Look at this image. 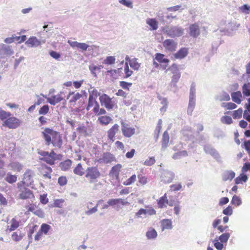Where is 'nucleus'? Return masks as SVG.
I'll return each instance as SVG.
<instances>
[{
	"label": "nucleus",
	"mask_w": 250,
	"mask_h": 250,
	"mask_svg": "<svg viewBox=\"0 0 250 250\" xmlns=\"http://www.w3.org/2000/svg\"><path fill=\"white\" fill-rule=\"evenodd\" d=\"M42 136L46 145H51L55 149L62 148L63 140L59 132L49 127H45L42 132Z\"/></svg>",
	"instance_id": "obj_1"
},
{
	"label": "nucleus",
	"mask_w": 250,
	"mask_h": 250,
	"mask_svg": "<svg viewBox=\"0 0 250 250\" xmlns=\"http://www.w3.org/2000/svg\"><path fill=\"white\" fill-rule=\"evenodd\" d=\"M26 187H27L26 185L17 184V188L19 192V198L21 200L34 198V195L33 191Z\"/></svg>",
	"instance_id": "obj_2"
},
{
	"label": "nucleus",
	"mask_w": 250,
	"mask_h": 250,
	"mask_svg": "<svg viewBox=\"0 0 250 250\" xmlns=\"http://www.w3.org/2000/svg\"><path fill=\"white\" fill-rule=\"evenodd\" d=\"M167 70L170 71L172 74L170 84L173 86L176 87L177 83L181 78V73L179 71L178 65L176 63H174L172 64Z\"/></svg>",
	"instance_id": "obj_3"
},
{
	"label": "nucleus",
	"mask_w": 250,
	"mask_h": 250,
	"mask_svg": "<svg viewBox=\"0 0 250 250\" xmlns=\"http://www.w3.org/2000/svg\"><path fill=\"white\" fill-rule=\"evenodd\" d=\"M90 183L95 182L97 179L100 177L101 173L96 167H88L86 170L85 175Z\"/></svg>",
	"instance_id": "obj_4"
},
{
	"label": "nucleus",
	"mask_w": 250,
	"mask_h": 250,
	"mask_svg": "<svg viewBox=\"0 0 250 250\" xmlns=\"http://www.w3.org/2000/svg\"><path fill=\"white\" fill-rule=\"evenodd\" d=\"M99 101L101 104L108 110L112 109L116 105V102L106 94L101 95L99 97Z\"/></svg>",
	"instance_id": "obj_5"
},
{
	"label": "nucleus",
	"mask_w": 250,
	"mask_h": 250,
	"mask_svg": "<svg viewBox=\"0 0 250 250\" xmlns=\"http://www.w3.org/2000/svg\"><path fill=\"white\" fill-rule=\"evenodd\" d=\"M39 154L42 157L41 158V160L45 162L50 165H53L55 164L56 154L55 153L54 150H52L50 153L47 151H42L39 152Z\"/></svg>",
	"instance_id": "obj_6"
},
{
	"label": "nucleus",
	"mask_w": 250,
	"mask_h": 250,
	"mask_svg": "<svg viewBox=\"0 0 250 250\" xmlns=\"http://www.w3.org/2000/svg\"><path fill=\"white\" fill-rule=\"evenodd\" d=\"M21 123V122L19 119L11 115L3 122L2 125L10 129H15L20 125Z\"/></svg>",
	"instance_id": "obj_7"
},
{
	"label": "nucleus",
	"mask_w": 250,
	"mask_h": 250,
	"mask_svg": "<svg viewBox=\"0 0 250 250\" xmlns=\"http://www.w3.org/2000/svg\"><path fill=\"white\" fill-rule=\"evenodd\" d=\"M121 130L123 135L126 138H130L135 133V128L123 122H121Z\"/></svg>",
	"instance_id": "obj_8"
},
{
	"label": "nucleus",
	"mask_w": 250,
	"mask_h": 250,
	"mask_svg": "<svg viewBox=\"0 0 250 250\" xmlns=\"http://www.w3.org/2000/svg\"><path fill=\"white\" fill-rule=\"evenodd\" d=\"M34 174V172L32 170L27 169L23 174L22 180L19 182L18 183L26 185L27 187L30 186L33 183L32 178Z\"/></svg>",
	"instance_id": "obj_9"
},
{
	"label": "nucleus",
	"mask_w": 250,
	"mask_h": 250,
	"mask_svg": "<svg viewBox=\"0 0 250 250\" xmlns=\"http://www.w3.org/2000/svg\"><path fill=\"white\" fill-rule=\"evenodd\" d=\"M183 29L181 27L172 26L167 27L166 32L168 36L175 38L182 36L183 34Z\"/></svg>",
	"instance_id": "obj_10"
},
{
	"label": "nucleus",
	"mask_w": 250,
	"mask_h": 250,
	"mask_svg": "<svg viewBox=\"0 0 250 250\" xmlns=\"http://www.w3.org/2000/svg\"><path fill=\"white\" fill-rule=\"evenodd\" d=\"M82 94L78 92L70 91L66 97V99L70 105L74 106L76 105V102L82 98Z\"/></svg>",
	"instance_id": "obj_11"
},
{
	"label": "nucleus",
	"mask_w": 250,
	"mask_h": 250,
	"mask_svg": "<svg viewBox=\"0 0 250 250\" xmlns=\"http://www.w3.org/2000/svg\"><path fill=\"white\" fill-rule=\"evenodd\" d=\"M165 49L170 52L175 51L177 47V43L172 39H167L163 42Z\"/></svg>",
	"instance_id": "obj_12"
},
{
	"label": "nucleus",
	"mask_w": 250,
	"mask_h": 250,
	"mask_svg": "<svg viewBox=\"0 0 250 250\" xmlns=\"http://www.w3.org/2000/svg\"><path fill=\"white\" fill-rule=\"evenodd\" d=\"M20 225V221L16 217L13 218L7 223V232H11L17 229Z\"/></svg>",
	"instance_id": "obj_13"
},
{
	"label": "nucleus",
	"mask_w": 250,
	"mask_h": 250,
	"mask_svg": "<svg viewBox=\"0 0 250 250\" xmlns=\"http://www.w3.org/2000/svg\"><path fill=\"white\" fill-rule=\"evenodd\" d=\"M91 108H92V110L93 113H97L99 108V104L96 99L93 98L92 96H89L86 109L88 111Z\"/></svg>",
	"instance_id": "obj_14"
},
{
	"label": "nucleus",
	"mask_w": 250,
	"mask_h": 250,
	"mask_svg": "<svg viewBox=\"0 0 250 250\" xmlns=\"http://www.w3.org/2000/svg\"><path fill=\"white\" fill-rule=\"evenodd\" d=\"M119 131V125L118 124H114L107 131V136L108 139L114 142L115 140V135Z\"/></svg>",
	"instance_id": "obj_15"
},
{
	"label": "nucleus",
	"mask_w": 250,
	"mask_h": 250,
	"mask_svg": "<svg viewBox=\"0 0 250 250\" xmlns=\"http://www.w3.org/2000/svg\"><path fill=\"white\" fill-rule=\"evenodd\" d=\"M64 97V94L63 92H60L56 95L51 96L47 98L48 102L52 105H55L57 103L60 102Z\"/></svg>",
	"instance_id": "obj_16"
},
{
	"label": "nucleus",
	"mask_w": 250,
	"mask_h": 250,
	"mask_svg": "<svg viewBox=\"0 0 250 250\" xmlns=\"http://www.w3.org/2000/svg\"><path fill=\"white\" fill-rule=\"evenodd\" d=\"M40 172L44 178L51 179V174L52 172V169L50 167L45 165H42L40 168Z\"/></svg>",
	"instance_id": "obj_17"
},
{
	"label": "nucleus",
	"mask_w": 250,
	"mask_h": 250,
	"mask_svg": "<svg viewBox=\"0 0 250 250\" xmlns=\"http://www.w3.org/2000/svg\"><path fill=\"white\" fill-rule=\"evenodd\" d=\"M188 54V49L186 47L180 48L176 53L173 55L172 59H182L186 57Z\"/></svg>",
	"instance_id": "obj_18"
},
{
	"label": "nucleus",
	"mask_w": 250,
	"mask_h": 250,
	"mask_svg": "<svg viewBox=\"0 0 250 250\" xmlns=\"http://www.w3.org/2000/svg\"><path fill=\"white\" fill-rule=\"evenodd\" d=\"M107 204L110 206L121 205L122 206L128 205L129 203L122 198L111 199L107 201Z\"/></svg>",
	"instance_id": "obj_19"
},
{
	"label": "nucleus",
	"mask_w": 250,
	"mask_h": 250,
	"mask_svg": "<svg viewBox=\"0 0 250 250\" xmlns=\"http://www.w3.org/2000/svg\"><path fill=\"white\" fill-rule=\"evenodd\" d=\"M189 35L194 37L196 38L200 33L199 27L196 23L191 24L189 26Z\"/></svg>",
	"instance_id": "obj_20"
},
{
	"label": "nucleus",
	"mask_w": 250,
	"mask_h": 250,
	"mask_svg": "<svg viewBox=\"0 0 250 250\" xmlns=\"http://www.w3.org/2000/svg\"><path fill=\"white\" fill-rule=\"evenodd\" d=\"M168 204V200L166 193L157 200L158 207L160 208H166Z\"/></svg>",
	"instance_id": "obj_21"
},
{
	"label": "nucleus",
	"mask_w": 250,
	"mask_h": 250,
	"mask_svg": "<svg viewBox=\"0 0 250 250\" xmlns=\"http://www.w3.org/2000/svg\"><path fill=\"white\" fill-rule=\"evenodd\" d=\"M25 44L28 47H34L40 45L41 42L36 37H31L28 39Z\"/></svg>",
	"instance_id": "obj_22"
},
{
	"label": "nucleus",
	"mask_w": 250,
	"mask_h": 250,
	"mask_svg": "<svg viewBox=\"0 0 250 250\" xmlns=\"http://www.w3.org/2000/svg\"><path fill=\"white\" fill-rule=\"evenodd\" d=\"M121 167L122 166L120 164L113 167L110 171L109 175L112 177H115L116 179H118Z\"/></svg>",
	"instance_id": "obj_23"
},
{
	"label": "nucleus",
	"mask_w": 250,
	"mask_h": 250,
	"mask_svg": "<svg viewBox=\"0 0 250 250\" xmlns=\"http://www.w3.org/2000/svg\"><path fill=\"white\" fill-rule=\"evenodd\" d=\"M232 100L238 104H240L242 102V95L241 91H237L231 93Z\"/></svg>",
	"instance_id": "obj_24"
},
{
	"label": "nucleus",
	"mask_w": 250,
	"mask_h": 250,
	"mask_svg": "<svg viewBox=\"0 0 250 250\" xmlns=\"http://www.w3.org/2000/svg\"><path fill=\"white\" fill-rule=\"evenodd\" d=\"M165 55L163 54L157 53L155 54V59L157 60L160 63H165V68L167 66L169 61L168 59L165 58Z\"/></svg>",
	"instance_id": "obj_25"
},
{
	"label": "nucleus",
	"mask_w": 250,
	"mask_h": 250,
	"mask_svg": "<svg viewBox=\"0 0 250 250\" xmlns=\"http://www.w3.org/2000/svg\"><path fill=\"white\" fill-rule=\"evenodd\" d=\"M160 223L162 230H164L165 229H170L172 228L171 219H164L162 220Z\"/></svg>",
	"instance_id": "obj_26"
},
{
	"label": "nucleus",
	"mask_w": 250,
	"mask_h": 250,
	"mask_svg": "<svg viewBox=\"0 0 250 250\" xmlns=\"http://www.w3.org/2000/svg\"><path fill=\"white\" fill-rule=\"evenodd\" d=\"M112 119L108 116H102L98 118V121L100 124L104 125H107L111 123Z\"/></svg>",
	"instance_id": "obj_27"
},
{
	"label": "nucleus",
	"mask_w": 250,
	"mask_h": 250,
	"mask_svg": "<svg viewBox=\"0 0 250 250\" xmlns=\"http://www.w3.org/2000/svg\"><path fill=\"white\" fill-rule=\"evenodd\" d=\"M235 176V174L234 172L232 170H227L224 172L222 178L224 181L231 180L234 178Z\"/></svg>",
	"instance_id": "obj_28"
},
{
	"label": "nucleus",
	"mask_w": 250,
	"mask_h": 250,
	"mask_svg": "<svg viewBox=\"0 0 250 250\" xmlns=\"http://www.w3.org/2000/svg\"><path fill=\"white\" fill-rule=\"evenodd\" d=\"M146 23L150 26L151 30H156L158 27V22L155 19L148 18L146 20Z\"/></svg>",
	"instance_id": "obj_29"
},
{
	"label": "nucleus",
	"mask_w": 250,
	"mask_h": 250,
	"mask_svg": "<svg viewBox=\"0 0 250 250\" xmlns=\"http://www.w3.org/2000/svg\"><path fill=\"white\" fill-rule=\"evenodd\" d=\"M169 141V134L167 131H165L163 133L162 139V146L163 148H166L167 146Z\"/></svg>",
	"instance_id": "obj_30"
},
{
	"label": "nucleus",
	"mask_w": 250,
	"mask_h": 250,
	"mask_svg": "<svg viewBox=\"0 0 250 250\" xmlns=\"http://www.w3.org/2000/svg\"><path fill=\"white\" fill-rule=\"evenodd\" d=\"M72 165V161L67 159L62 162L60 164V167L62 170L66 171L69 169Z\"/></svg>",
	"instance_id": "obj_31"
},
{
	"label": "nucleus",
	"mask_w": 250,
	"mask_h": 250,
	"mask_svg": "<svg viewBox=\"0 0 250 250\" xmlns=\"http://www.w3.org/2000/svg\"><path fill=\"white\" fill-rule=\"evenodd\" d=\"M146 236L148 239H155L157 236V232L153 228H149L146 232Z\"/></svg>",
	"instance_id": "obj_32"
},
{
	"label": "nucleus",
	"mask_w": 250,
	"mask_h": 250,
	"mask_svg": "<svg viewBox=\"0 0 250 250\" xmlns=\"http://www.w3.org/2000/svg\"><path fill=\"white\" fill-rule=\"evenodd\" d=\"M73 172L74 174L79 176H83L84 174V169L81 163L78 164L74 168Z\"/></svg>",
	"instance_id": "obj_33"
},
{
	"label": "nucleus",
	"mask_w": 250,
	"mask_h": 250,
	"mask_svg": "<svg viewBox=\"0 0 250 250\" xmlns=\"http://www.w3.org/2000/svg\"><path fill=\"white\" fill-rule=\"evenodd\" d=\"M4 179L7 183L12 184L17 181V176L9 172L6 174Z\"/></svg>",
	"instance_id": "obj_34"
},
{
	"label": "nucleus",
	"mask_w": 250,
	"mask_h": 250,
	"mask_svg": "<svg viewBox=\"0 0 250 250\" xmlns=\"http://www.w3.org/2000/svg\"><path fill=\"white\" fill-rule=\"evenodd\" d=\"M14 171L20 172L22 168V166L19 162H13L9 165Z\"/></svg>",
	"instance_id": "obj_35"
},
{
	"label": "nucleus",
	"mask_w": 250,
	"mask_h": 250,
	"mask_svg": "<svg viewBox=\"0 0 250 250\" xmlns=\"http://www.w3.org/2000/svg\"><path fill=\"white\" fill-rule=\"evenodd\" d=\"M23 235L21 231H15L11 235L12 239L15 241L18 242L21 241L23 238Z\"/></svg>",
	"instance_id": "obj_36"
},
{
	"label": "nucleus",
	"mask_w": 250,
	"mask_h": 250,
	"mask_svg": "<svg viewBox=\"0 0 250 250\" xmlns=\"http://www.w3.org/2000/svg\"><path fill=\"white\" fill-rule=\"evenodd\" d=\"M138 182L140 185L143 186L146 185L149 181L148 179L144 174H138Z\"/></svg>",
	"instance_id": "obj_37"
},
{
	"label": "nucleus",
	"mask_w": 250,
	"mask_h": 250,
	"mask_svg": "<svg viewBox=\"0 0 250 250\" xmlns=\"http://www.w3.org/2000/svg\"><path fill=\"white\" fill-rule=\"evenodd\" d=\"M128 63L130 66L134 70H138L140 66V63H138L137 59L136 58L129 60L128 61Z\"/></svg>",
	"instance_id": "obj_38"
},
{
	"label": "nucleus",
	"mask_w": 250,
	"mask_h": 250,
	"mask_svg": "<svg viewBox=\"0 0 250 250\" xmlns=\"http://www.w3.org/2000/svg\"><path fill=\"white\" fill-rule=\"evenodd\" d=\"M102 68H103L102 65L96 66L93 64L89 66L90 71L95 77L97 76L96 73L99 72L101 69Z\"/></svg>",
	"instance_id": "obj_39"
},
{
	"label": "nucleus",
	"mask_w": 250,
	"mask_h": 250,
	"mask_svg": "<svg viewBox=\"0 0 250 250\" xmlns=\"http://www.w3.org/2000/svg\"><path fill=\"white\" fill-rule=\"evenodd\" d=\"M195 105V98H189L188 113L191 114Z\"/></svg>",
	"instance_id": "obj_40"
},
{
	"label": "nucleus",
	"mask_w": 250,
	"mask_h": 250,
	"mask_svg": "<svg viewBox=\"0 0 250 250\" xmlns=\"http://www.w3.org/2000/svg\"><path fill=\"white\" fill-rule=\"evenodd\" d=\"M221 106L225 108L227 110H232L237 108V105L233 103H223L221 104Z\"/></svg>",
	"instance_id": "obj_41"
},
{
	"label": "nucleus",
	"mask_w": 250,
	"mask_h": 250,
	"mask_svg": "<svg viewBox=\"0 0 250 250\" xmlns=\"http://www.w3.org/2000/svg\"><path fill=\"white\" fill-rule=\"evenodd\" d=\"M242 92L246 97L250 96V83H245L242 87Z\"/></svg>",
	"instance_id": "obj_42"
},
{
	"label": "nucleus",
	"mask_w": 250,
	"mask_h": 250,
	"mask_svg": "<svg viewBox=\"0 0 250 250\" xmlns=\"http://www.w3.org/2000/svg\"><path fill=\"white\" fill-rule=\"evenodd\" d=\"M11 115L12 114L10 112L0 109V120L2 121L3 122L6 120L8 117Z\"/></svg>",
	"instance_id": "obj_43"
},
{
	"label": "nucleus",
	"mask_w": 250,
	"mask_h": 250,
	"mask_svg": "<svg viewBox=\"0 0 250 250\" xmlns=\"http://www.w3.org/2000/svg\"><path fill=\"white\" fill-rule=\"evenodd\" d=\"M187 156V151L186 150H183L174 153L172 156V158L174 159H178Z\"/></svg>",
	"instance_id": "obj_44"
},
{
	"label": "nucleus",
	"mask_w": 250,
	"mask_h": 250,
	"mask_svg": "<svg viewBox=\"0 0 250 250\" xmlns=\"http://www.w3.org/2000/svg\"><path fill=\"white\" fill-rule=\"evenodd\" d=\"M243 109L242 108H239L237 110L233 111L232 116L234 119H239L242 117L243 114Z\"/></svg>",
	"instance_id": "obj_45"
},
{
	"label": "nucleus",
	"mask_w": 250,
	"mask_h": 250,
	"mask_svg": "<svg viewBox=\"0 0 250 250\" xmlns=\"http://www.w3.org/2000/svg\"><path fill=\"white\" fill-rule=\"evenodd\" d=\"M248 179L247 175L244 174H241L240 176L235 179V182L236 184H239L243 182H246Z\"/></svg>",
	"instance_id": "obj_46"
},
{
	"label": "nucleus",
	"mask_w": 250,
	"mask_h": 250,
	"mask_svg": "<svg viewBox=\"0 0 250 250\" xmlns=\"http://www.w3.org/2000/svg\"><path fill=\"white\" fill-rule=\"evenodd\" d=\"M116 59L114 56L107 57L103 61V63L107 65H111L115 62Z\"/></svg>",
	"instance_id": "obj_47"
},
{
	"label": "nucleus",
	"mask_w": 250,
	"mask_h": 250,
	"mask_svg": "<svg viewBox=\"0 0 250 250\" xmlns=\"http://www.w3.org/2000/svg\"><path fill=\"white\" fill-rule=\"evenodd\" d=\"M136 181V175L135 174H133L130 177L124 181L123 184L125 186H129L134 183Z\"/></svg>",
	"instance_id": "obj_48"
},
{
	"label": "nucleus",
	"mask_w": 250,
	"mask_h": 250,
	"mask_svg": "<svg viewBox=\"0 0 250 250\" xmlns=\"http://www.w3.org/2000/svg\"><path fill=\"white\" fill-rule=\"evenodd\" d=\"M124 72L125 74L124 77L125 78H127L131 76L133 73V71L129 69L127 62L125 63L124 66Z\"/></svg>",
	"instance_id": "obj_49"
},
{
	"label": "nucleus",
	"mask_w": 250,
	"mask_h": 250,
	"mask_svg": "<svg viewBox=\"0 0 250 250\" xmlns=\"http://www.w3.org/2000/svg\"><path fill=\"white\" fill-rule=\"evenodd\" d=\"M51 229V227L47 224H42L40 228V230L44 234H47L48 232Z\"/></svg>",
	"instance_id": "obj_50"
},
{
	"label": "nucleus",
	"mask_w": 250,
	"mask_h": 250,
	"mask_svg": "<svg viewBox=\"0 0 250 250\" xmlns=\"http://www.w3.org/2000/svg\"><path fill=\"white\" fill-rule=\"evenodd\" d=\"M162 120L161 119H159L157 126L156 127L155 130V133L156 134V139H158L159 135V133L161 131V130L162 129Z\"/></svg>",
	"instance_id": "obj_51"
},
{
	"label": "nucleus",
	"mask_w": 250,
	"mask_h": 250,
	"mask_svg": "<svg viewBox=\"0 0 250 250\" xmlns=\"http://www.w3.org/2000/svg\"><path fill=\"white\" fill-rule=\"evenodd\" d=\"M231 203L232 205H234L236 206H238L241 204L242 201L239 197L235 195L233 196Z\"/></svg>",
	"instance_id": "obj_52"
},
{
	"label": "nucleus",
	"mask_w": 250,
	"mask_h": 250,
	"mask_svg": "<svg viewBox=\"0 0 250 250\" xmlns=\"http://www.w3.org/2000/svg\"><path fill=\"white\" fill-rule=\"evenodd\" d=\"M221 121L222 123L227 125H230L232 123V120L230 116H223L221 118Z\"/></svg>",
	"instance_id": "obj_53"
},
{
	"label": "nucleus",
	"mask_w": 250,
	"mask_h": 250,
	"mask_svg": "<svg viewBox=\"0 0 250 250\" xmlns=\"http://www.w3.org/2000/svg\"><path fill=\"white\" fill-rule=\"evenodd\" d=\"M156 162L154 157H150L147 159L144 163V165L146 166H151Z\"/></svg>",
	"instance_id": "obj_54"
},
{
	"label": "nucleus",
	"mask_w": 250,
	"mask_h": 250,
	"mask_svg": "<svg viewBox=\"0 0 250 250\" xmlns=\"http://www.w3.org/2000/svg\"><path fill=\"white\" fill-rule=\"evenodd\" d=\"M33 213L40 218H43L44 217V213L43 210L38 206L37 207Z\"/></svg>",
	"instance_id": "obj_55"
},
{
	"label": "nucleus",
	"mask_w": 250,
	"mask_h": 250,
	"mask_svg": "<svg viewBox=\"0 0 250 250\" xmlns=\"http://www.w3.org/2000/svg\"><path fill=\"white\" fill-rule=\"evenodd\" d=\"M49 110V106L48 105H44L40 108L39 114L40 115H45L48 113Z\"/></svg>",
	"instance_id": "obj_56"
},
{
	"label": "nucleus",
	"mask_w": 250,
	"mask_h": 250,
	"mask_svg": "<svg viewBox=\"0 0 250 250\" xmlns=\"http://www.w3.org/2000/svg\"><path fill=\"white\" fill-rule=\"evenodd\" d=\"M58 183L61 186H63L67 184V179L66 176H62L59 177Z\"/></svg>",
	"instance_id": "obj_57"
},
{
	"label": "nucleus",
	"mask_w": 250,
	"mask_h": 250,
	"mask_svg": "<svg viewBox=\"0 0 250 250\" xmlns=\"http://www.w3.org/2000/svg\"><path fill=\"white\" fill-rule=\"evenodd\" d=\"M230 234L229 233H225L220 235L219 239L222 243H226L229 238Z\"/></svg>",
	"instance_id": "obj_58"
},
{
	"label": "nucleus",
	"mask_w": 250,
	"mask_h": 250,
	"mask_svg": "<svg viewBox=\"0 0 250 250\" xmlns=\"http://www.w3.org/2000/svg\"><path fill=\"white\" fill-rule=\"evenodd\" d=\"M131 83H127L125 81H121L120 82V85L123 89H126L127 90H129V87L132 85Z\"/></svg>",
	"instance_id": "obj_59"
},
{
	"label": "nucleus",
	"mask_w": 250,
	"mask_h": 250,
	"mask_svg": "<svg viewBox=\"0 0 250 250\" xmlns=\"http://www.w3.org/2000/svg\"><path fill=\"white\" fill-rule=\"evenodd\" d=\"M47 196V194H43L40 196V201L42 204L46 205L47 203H48L49 200Z\"/></svg>",
	"instance_id": "obj_60"
},
{
	"label": "nucleus",
	"mask_w": 250,
	"mask_h": 250,
	"mask_svg": "<svg viewBox=\"0 0 250 250\" xmlns=\"http://www.w3.org/2000/svg\"><path fill=\"white\" fill-rule=\"evenodd\" d=\"M119 2L127 7H129V8H132L133 7V5H132V3L131 1H130V0H119Z\"/></svg>",
	"instance_id": "obj_61"
},
{
	"label": "nucleus",
	"mask_w": 250,
	"mask_h": 250,
	"mask_svg": "<svg viewBox=\"0 0 250 250\" xmlns=\"http://www.w3.org/2000/svg\"><path fill=\"white\" fill-rule=\"evenodd\" d=\"M229 94L226 92H224L220 97V101H229L230 100Z\"/></svg>",
	"instance_id": "obj_62"
},
{
	"label": "nucleus",
	"mask_w": 250,
	"mask_h": 250,
	"mask_svg": "<svg viewBox=\"0 0 250 250\" xmlns=\"http://www.w3.org/2000/svg\"><path fill=\"white\" fill-rule=\"evenodd\" d=\"M64 201L63 199H56L54 202L53 206L54 207L62 208Z\"/></svg>",
	"instance_id": "obj_63"
},
{
	"label": "nucleus",
	"mask_w": 250,
	"mask_h": 250,
	"mask_svg": "<svg viewBox=\"0 0 250 250\" xmlns=\"http://www.w3.org/2000/svg\"><path fill=\"white\" fill-rule=\"evenodd\" d=\"M214 245L216 249H217L218 250H222L223 248V244L218 241V240L215 239L213 241Z\"/></svg>",
	"instance_id": "obj_64"
}]
</instances>
